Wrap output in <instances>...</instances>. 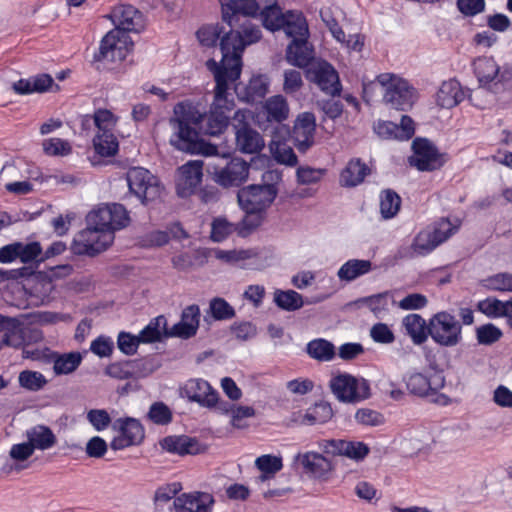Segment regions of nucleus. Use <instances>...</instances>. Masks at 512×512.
<instances>
[{"label":"nucleus","instance_id":"obj_13","mask_svg":"<svg viewBox=\"0 0 512 512\" xmlns=\"http://www.w3.org/2000/svg\"><path fill=\"white\" fill-rule=\"evenodd\" d=\"M413 155L409 157L410 166L419 171H435L448 161L447 153H441L437 147L426 138H415L412 142Z\"/></svg>","mask_w":512,"mask_h":512},{"label":"nucleus","instance_id":"obj_18","mask_svg":"<svg viewBox=\"0 0 512 512\" xmlns=\"http://www.w3.org/2000/svg\"><path fill=\"white\" fill-rule=\"evenodd\" d=\"M109 18L115 25L114 30L140 33L145 29L146 21L143 13L131 4H120L113 8Z\"/></svg>","mask_w":512,"mask_h":512},{"label":"nucleus","instance_id":"obj_55","mask_svg":"<svg viewBox=\"0 0 512 512\" xmlns=\"http://www.w3.org/2000/svg\"><path fill=\"white\" fill-rule=\"evenodd\" d=\"M438 245L433 240L429 230L419 232L413 240L411 249L418 256H424L432 252Z\"/></svg>","mask_w":512,"mask_h":512},{"label":"nucleus","instance_id":"obj_32","mask_svg":"<svg viewBox=\"0 0 512 512\" xmlns=\"http://www.w3.org/2000/svg\"><path fill=\"white\" fill-rule=\"evenodd\" d=\"M402 326L415 345L425 343L430 336V319L426 322L419 314L412 313L406 315L402 319Z\"/></svg>","mask_w":512,"mask_h":512},{"label":"nucleus","instance_id":"obj_52","mask_svg":"<svg viewBox=\"0 0 512 512\" xmlns=\"http://www.w3.org/2000/svg\"><path fill=\"white\" fill-rule=\"evenodd\" d=\"M111 219V211L108 209L107 204L91 211L86 216V222L88 225H91V227H97L103 231L110 230L114 234Z\"/></svg>","mask_w":512,"mask_h":512},{"label":"nucleus","instance_id":"obj_63","mask_svg":"<svg viewBox=\"0 0 512 512\" xmlns=\"http://www.w3.org/2000/svg\"><path fill=\"white\" fill-rule=\"evenodd\" d=\"M130 365L133 379L147 377L156 370V365L151 358L133 359L130 360Z\"/></svg>","mask_w":512,"mask_h":512},{"label":"nucleus","instance_id":"obj_12","mask_svg":"<svg viewBox=\"0 0 512 512\" xmlns=\"http://www.w3.org/2000/svg\"><path fill=\"white\" fill-rule=\"evenodd\" d=\"M174 133L170 137V144L177 150L190 153L212 156L217 152V146L205 142L200 138L196 127L186 125H171Z\"/></svg>","mask_w":512,"mask_h":512},{"label":"nucleus","instance_id":"obj_21","mask_svg":"<svg viewBox=\"0 0 512 512\" xmlns=\"http://www.w3.org/2000/svg\"><path fill=\"white\" fill-rule=\"evenodd\" d=\"M289 136L290 129L287 125L276 126L272 132L269 148L273 158L278 163L295 166L298 160L292 147L287 143Z\"/></svg>","mask_w":512,"mask_h":512},{"label":"nucleus","instance_id":"obj_39","mask_svg":"<svg viewBox=\"0 0 512 512\" xmlns=\"http://www.w3.org/2000/svg\"><path fill=\"white\" fill-rule=\"evenodd\" d=\"M285 33L294 38H305L308 36V25L301 12L287 11L284 15L283 26L280 27Z\"/></svg>","mask_w":512,"mask_h":512},{"label":"nucleus","instance_id":"obj_59","mask_svg":"<svg viewBox=\"0 0 512 512\" xmlns=\"http://www.w3.org/2000/svg\"><path fill=\"white\" fill-rule=\"evenodd\" d=\"M233 232H236V224L228 222L225 218H216L212 223L211 239L214 242H221Z\"/></svg>","mask_w":512,"mask_h":512},{"label":"nucleus","instance_id":"obj_36","mask_svg":"<svg viewBox=\"0 0 512 512\" xmlns=\"http://www.w3.org/2000/svg\"><path fill=\"white\" fill-rule=\"evenodd\" d=\"M499 70L498 64L492 57H482L474 62V72L482 87L490 88L492 84L496 86L500 82V80L494 82L498 79Z\"/></svg>","mask_w":512,"mask_h":512},{"label":"nucleus","instance_id":"obj_43","mask_svg":"<svg viewBox=\"0 0 512 512\" xmlns=\"http://www.w3.org/2000/svg\"><path fill=\"white\" fill-rule=\"evenodd\" d=\"M274 302L282 310L295 311L303 307L304 300L301 294L294 290H280L274 292Z\"/></svg>","mask_w":512,"mask_h":512},{"label":"nucleus","instance_id":"obj_29","mask_svg":"<svg viewBox=\"0 0 512 512\" xmlns=\"http://www.w3.org/2000/svg\"><path fill=\"white\" fill-rule=\"evenodd\" d=\"M314 59L313 46L305 38H294L286 49V60L299 68L309 67Z\"/></svg>","mask_w":512,"mask_h":512},{"label":"nucleus","instance_id":"obj_20","mask_svg":"<svg viewBox=\"0 0 512 512\" xmlns=\"http://www.w3.org/2000/svg\"><path fill=\"white\" fill-rule=\"evenodd\" d=\"M319 447L326 454L346 456L355 461L363 460L370 452L368 445L363 442L343 439L323 440Z\"/></svg>","mask_w":512,"mask_h":512},{"label":"nucleus","instance_id":"obj_8","mask_svg":"<svg viewBox=\"0 0 512 512\" xmlns=\"http://www.w3.org/2000/svg\"><path fill=\"white\" fill-rule=\"evenodd\" d=\"M329 387L335 397L343 403H358L371 396L369 382L348 373L333 376L329 381Z\"/></svg>","mask_w":512,"mask_h":512},{"label":"nucleus","instance_id":"obj_19","mask_svg":"<svg viewBox=\"0 0 512 512\" xmlns=\"http://www.w3.org/2000/svg\"><path fill=\"white\" fill-rule=\"evenodd\" d=\"M316 117L312 112L300 113L294 121L290 136L301 153L307 152L315 143Z\"/></svg>","mask_w":512,"mask_h":512},{"label":"nucleus","instance_id":"obj_9","mask_svg":"<svg viewBox=\"0 0 512 512\" xmlns=\"http://www.w3.org/2000/svg\"><path fill=\"white\" fill-rule=\"evenodd\" d=\"M430 337L442 347H455L462 342V324L447 311L435 313L430 318Z\"/></svg>","mask_w":512,"mask_h":512},{"label":"nucleus","instance_id":"obj_61","mask_svg":"<svg viewBox=\"0 0 512 512\" xmlns=\"http://www.w3.org/2000/svg\"><path fill=\"white\" fill-rule=\"evenodd\" d=\"M142 342L140 336L132 335L128 332H120L117 338V346L125 355H133L136 353L139 343Z\"/></svg>","mask_w":512,"mask_h":512},{"label":"nucleus","instance_id":"obj_27","mask_svg":"<svg viewBox=\"0 0 512 512\" xmlns=\"http://www.w3.org/2000/svg\"><path fill=\"white\" fill-rule=\"evenodd\" d=\"M215 500L205 492L184 493L173 501L176 512H211Z\"/></svg>","mask_w":512,"mask_h":512},{"label":"nucleus","instance_id":"obj_42","mask_svg":"<svg viewBox=\"0 0 512 512\" xmlns=\"http://www.w3.org/2000/svg\"><path fill=\"white\" fill-rule=\"evenodd\" d=\"M306 352L312 359L328 362L335 357V346L326 339H314L307 344Z\"/></svg>","mask_w":512,"mask_h":512},{"label":"nucleus","instance_id":"obj_38","mask_svg":"<svg viewBox=\"0 0 512 512\" xmlns=\"http://www.w3.org/2000/svg\"><path fill=\"white\" fill-rule=\"evenodd\" d=\"M289 105L287 100L282 95H274L269 97L263 106V112L266 115L267 121L270 123L275 122L277 126H282V122L289 116Z\"/></svg>","mask_w":512,"mask_h":512},{"label":"nucleus","instance_id":"obj_10","mask_svg":"<svg viewBox=\"0 0 512 512\" xmlns=\"http://www.w3.org/2000/svg\"><path fill=\"white\" fill-rule=\"evenodd\" d=\"M133 48L130 37L121 30L112 29L101 40L94 61L117 63L126 59Z\"/></svg>","mask_w":512,"mask_h":512},{"label":"nucleus","instance_id":"obj_25","mask_svg":"<svg viewBox=\"0 0 512 512\" xmlns=\"http://www.w3.org/2000/svg\"><path fill=\"white\" fill-rule=\"evenodd\" d=\"M200 308L192 304L183 309L181 319L170 330H165V337L189 339L196 335L200 322Z\"/></svg>","mask_w":512,"mask_h":512},{"label":"nucleus","instance_id":"obj_4","mask_svg":"<svg viewBox=\"0 0 512 512\" xmlns=\"http://www.w3.org/2000/svg\"><path fill=\"white\" fill-rule=\"evenodd\" d=\"M282 182V173L267 170L262 174L261 184H252L241 188L237 193L240 207L248 214H256L268 208L278 194V185Z\"/></svg>","mask_w":512,"mask_h":512},{"label":"nucleus","instance_id":"obj_34","mask_svg":"<svg viewBox=\"0 0 512 512\" xmlns=\"http://www.w3.org/2000/svg\"><path fill=\"white\" fill-rule=\"evenodd\" d=\"M21 322L0 314V350L3 346L19 347L22 344Z\"/></svg>","mask_w":512,"mask_h":512},{"label":"nucleus","instance_id":"obj_46","mask_svg":"<svg viewBox=\"0 0 512 512\" xmlns=\"http://www.w3.org/2000/svg\"><path fill=\"white\" fill-rule=\"evenodd\" d=\"M333 417L331 404L326 401L315 403L307 410L304 421L309 425L324 424Z\"/></svg>","mask_w":512,"mask_h":512},{"label":"nucleus","instance_id":"obj_58","mask_svg":"<svg viewBox=\"0 0 512 512\" xmlns=\"http://www.w3.org/2000/svg\"><path fill=\"white\" fill-rule=\"evenodd\" d=\"M456 231V227L451 224L448 218H441L436 222L433 230H429L435 243L439 246L449 239Z\"/></svg>","mask_w":512,"mask_h":512},{"label":"nucleus","instance_id":"obj_15","mask_svg":"<svg viewBox=\"0 0 512 512\" xmlns=\"http://www.w3.org/2000/svg\"><path fill=\"white\" fill-rule=\"evenodd\" d=\"M444 384L443 377L429 378L422 373H413L406 381L407 390L411 394L421 398L430 397V401L439 406H447L451 403L449 396L438 392Z\"/></svg>","mask_w":512,"mask_h":512},{"label":"nucleus","instance_id":"obj_3","mask_svg":"<svg viewBox=\"0 0 512 512\" xmlns=\"http://www.w3.org/2000/svg\"><path fill=\"white\" fill-rule=\"evenodd\" d=\"M222 20L234 23L237 12L251 17L261 16L263 26L270 30H280L283 26L285 13L277 4V0H219Z\"/></svg>","mask_w":512,"mask_h":512},{"label":"nucleus","instance_id":"obj_37","mask_svg":"<svg viewBox=\"0 0 512 512\" xmlns=\"http://www.w3.org/2000/svg\"><path fill=\"white\" fill-rule=\"evenodd\" d=\"M370 172V168L360 158L352 159L341 172L340 183L345 187H355L361 184Z\"/></svg>","mask_w":512,"mask_h":512},{"label":"nucleus","instance_id":"obj_7","mask_svg":"<svg viewBox=\"0 0 512 512\" xmlns=\"http://www.w3.org/2000/svg\"><path fill=\"white\" fill-rule=\"evenodd\" d=\"M126 180L129 192L135 195L141 204L147 206L161 198L164 187L149 170L132 167L126 173Z\"/></svg>","mask_w":512,"mask_h":512},{"label":"nucleus","instance_id":"obj_28","mask_svg":"<svg viewBox=\"0 0 512 512\" xmlns=\"http://www.w3.org/2000/svg\"><path fill=\"white\" fill-rule=\"evenodd\" d=\"M204 118L205 112H202L197 105L190 101H183L174 106L173 116L169 123L170 125H186L200 129Z\"/></svg>","mask_w":512,"mask_h":512},{"label":"nucleus","instance_id":"obj_47","mask_svg":"<svg viewBox=\"0 0 512 512\" xmlns=\"http://www.w3.org/2000/svg\"><path fill=\"white\" fill-rule=\"evenodd\" d=\"M82 356L79 352H70L56 357L53 370L56 375H67L74 372L81 364Z\"/></svg>","mask_w":512,"mask_h":512},{"label":"nucleus","instance_id":"obj_62","mask_svg":"<svg viewBox=\"0 0 512 512\" xmlns=\"http://www.w3.org/2000/svg\"><path fill=\"white\" fill-rule=\"evenodd\" d=\"M105 374L118 380L131 379L133 372H131L130 360L118 361L107 365Z\"/></svg>","mask_w":512,"mask_h":512},{"label":"nucleus","instance_id":"obj_33","mask_svg":"<svg viewBox=\"0 0 512 512\" xmlns=\"http://www.w3.org/2000/svg\"><path fill=\"white\" fill-rule=\"evenodd\" d=\"M269 80L264 75L253 76L249 83L240 90L239 85L235 86V92L240 100L246 103H256L261 101L268 93Z\"/></svg>","mask_w":512,"mask_h":512},{"label":"nucleus","instance_id":"obj_60","mask_svg":"<svg viewBox=\"0 0 512 512\" xmlns=\"http://www.w3.org/2000/svg\"><path fill=\"white\" fill-rule=\"evenodd\" d=\"M107 205L108 209L111 211V224L114 232L116 230L125 228L130 222L129 213L126 208L119 203H112Z\"/></svg>","mask_w":512,"mask_h":512},{"label":"nucleus","instance_id":"obj_14","mask_svg":"<svg viewBox=\"0 0 512 512\" xmlns=\"http://www.w3.org/2000/svg\"><path fill=\"white\" fill-rule=\"evenodd\" d=\"M250 118L249 110H237L233 117V128L237 149L246 154H255L264 148L265 143L260 133L250 126L248 122Z\"/></svg>","mask_w":512,"mask_h":512},{"label":"nucleus","instance_id":"obj_48","mask_svg":"<svg viewBox=\"0 0 512 512\" xmlns=\"http://www.w3.org/2000/svg\"><path fill=\"white\" fill-rule=\"evenodd\" d=\"M167 328V320L163 315H159L152 319L149 324L140 332L139 336L142 343H152L159 341L161 336L165 337Z\"/></svg>","mask_w":512,"mask_h":512},{"label":"nucleus","instance_id":"obj_31","mask_svg":"<svg viewBox=\"0 0 512 512\" xmlns=\"http://www.w3.org/2000/svg\"><path fill=\"white\" fill-rule=\"evenodd\" d=\"M55 86L53 78L49 74H39L28 79H20L12 84V90L18 95H28L32 93H44Z\"/></svg>","mask_w":512,"mask_h":512},{"label":"nucleus","instance_id":"obj_30","mask_svg":"<svg viewBox=\"0 0 512 512\" xmlns=\"http://www.w3.org/2000/svg\"><path fill=\"white\" fill-rule=\"evenodd\" d=\"M160 444L164 450L182 456L196 455L204 451V447L196 438L187 435L167 436L161 440Z\"/></svg>","mask_w":512,"mask_h":512},{"label":"nucleus","instance_id":"obj_56","mask_svg":"<svg viewBox=\"0 0 512 512\" xmlns=\"http://www.w3.org/2000/svg\"><path fill=\"white\" fill-rule=\"evenodd\" d=\"M502 335V331L492 323L476 328V339L481 345H492L499 341Z\"/></svg>","mask_w":512,"mask_h":512},{"label":"nucleus","instance_id":"obj_5","mask_svg":"<svg viewBox=\"0 0 512 512\" xmlns=\"http://www.w3.org/2000/svg\"><path fill=\"white\" fill-rule=\"evenodd\" d=\"M207 163V172L213 181L223 188L239 187L249 176L250 164L239 157L218 155Z\"/></svg>","mask_w":512,"mask_h":512},{"label":"nucleus","instance_id":"obj_40","mask_svg":"<svg viewBox=\"0 0 512 512\" xmlns=\"http://www.w3.org/2000/svg\"><path fill=\"white\" fill-rule=\"evenodd\" d=\"M371 270L372 262L370 260L350 259L340 267L337 276L340 280L350 282Z\"/></svg>","mask_w":512,"mask_h":512},{"label":"nucleus","instance_id":"obj_57","mask_svg":"<svg viewBox=\"0 0 512 512\" xmlns=\"http://www.w3.org/2000/svg\"><path fill=\"white\" fill-rule=\"evenodd\" d=\"M148 419L157 425H167L172 421V412L163 402L153 403L147 414Z\"/></svg>","mask_w":512,"mask_h":512},{"label":"nucleus","instance_id":"obj_35","mask_svg":"<svg viewBox=\"0 0 512 512\" xmlns=\"http://www.w3.org/2000/svg\"><path fill=\"white\" fill-rule=\"evenodd\" d=\"M464 99V93L458 81L451 79L444 81L436 94L438 106L450 109L458 105Z\"/></svg>","mask_w":512,"mask_h":512},{"label":"nucleus","instance_id":"obj_22","mask_svg":"<svg viewBox=\"0 0 512 512\" xmlns=\"http://www.w3.org/2000/svg\"><path fill=\"white\" fill-rule=\"evenodd\" d=\"M182 394L189 401L196 402L202 407L213 408L219 402L218 392L212 388L209 382L203 379H190L182 389Z\"/></svg>","mask_w":512,"mask_h":512},{"label":"nucleus","instance_id":"obj_45","mask_svg":"<svg viewBox=\"0 0 512 512\" xmlns=\"http://www.w3.org/2000/svg\"><path fill=\"white\" fill-rule=\"evenodd\" d=\"M401 207L400 196L392 189L383 190L380 194V213L382 218L391 219L397 215Z\"/></svg>","mask_w":512,"mask_h":512},{"label":"nucleus","instance_id":"obj_50","mask_svg":"<svg viewBox=\"0 0 512 512\" xmlns=\"http://www.w3.org/2000/svg\"><path fill=\"white\" fill-rule=\"evenodd\" d=\"M255 466L263 473L260 479L264 481L280 471L283 463L281 457L266 454L256 459Z\"/></svg>","mask_w":512,"mask_h":512},{"label":"nucleus","instance_id":"obj_17","mask_svg":"<svg viewBox=\"0 0 512 512\" xmlns=\"http://www.w3.org/2000/svg\"><path fill=\"white\" fill-rule=\"evenodd\" d=\"M307 80L315 83L324 93L335 96L342 89L338 72L327 61L311 64L305 71Z\"/></svg>","mask_w":512,"mask_h":512},{"label":"nucleus","instance_id":"obj_26","mask_svg":"<svg viewBox=\"0 0 512 512\" xmlns=\"http://www.w3.org/2000/svg\"><path fill=\"white\" fill-rule=\"evenodd\" d=\"M375 133L382 139L409 140L415 133L413 119L408 115L401 117L400 124L392 121H378L374 125Z\"/></svg>","mask_w":512,"mask_h":512},{"label":"nucleus","instance_id":"obj_2","mask_svg":"<svg viewBox=\"0 0 512 512\" xmlns=\"http://www.w3.org/2000/svg\"><path fill=\"white\" fill-rule=\"evenodd\" d=\"M206 66L214 75V100L209 113L205 114V126L201 124L200 129L207 135L218 136L228 128L230 120L228 113L235 106L232 94L229 92L230 85L233 82L230 81V77L224 71L216 66L214 59H209Z\"/></svg>","mask_w":512,"mask_h":512},{"label":"nucleus","instance_id":"obj_1","mask_svg":"<svg viewBox=\"0 0 512 512\" xmlns=\"http://www.w3.org/2000/svg\"><path fill=\"white\" fill-rule=\"evenodd\" d=\"M242 12H237L234 23L224 21L229 30L220 39L222 59L216 66L230 77L231 82H236L242 71V54L245 48L258 42L262 37L260 28L253 24Z\"/></svg>","mask_w":512,"mask_h":512},{"label":"nucleus","instance_id":"obj_11","mask_svg":"<svg viewBox=\"0 0 512 512\" xmlns=\"http://www.w3.org/2000/svg\"><path fill=\"white\" fill-rule=\"evenodd\" d=\"M114 241L110 230H100L97 227L86 226L73 240L72 250L76 255L96 256L105 251Z\"/></svg>","mask_w":512,"mask_h":512},{"label":"nucleus","instance_id":"obj_41","mask_svg":"<svg viewBox=\"0 0 512 512\" xmlns=\"http://www.w3.org/2000/svg\"><path fill=\"white\" fill-rule=\"evenodd\" d=\"M28 441L34 446V449L46 450L54 446L56 437L52 430L43 425H37L27 431Z\"/></svg>","mask_w":512,"mask_h":512},{"label":"nucleus","instance_id":"obj_53","mask_svg":"<svg viewBox=\"0 0 512 512\" xmlns=\"http://www.w3.org/2000/svg\"><path fill=\"white\" fill-rule=\"evenodd\" d=\"M181 489L182 486L179 482L169 483L158 487L153 497L155 507H163V505L168 503L170 500L175 499Z\"/></svg>","mask_w":512,"mask_h":512},{"label":"nucleus","instance_id":"obj_51","mask_svg":"<svg viewBox=\"0 0 512 512\" xmlns=\"http://www.w3.org/2000/svg\"><path fill=\"white\" fill-rule=\"evenodd\" d=\"M226 32L227 31H225L224 26L216 23L202 26L196 32V36L201 45L206 47H213L216 45L220 36H224Z\"/></svg>","mask_w":512,"mask_h":512},{"label":"nucleus","instance_id":"obj_6","mask_svg":"<svg viewBox=\"0 0 512 512\" xmlns=\"http://www.w3.org/2000/svg\"><path fill=\"white\" fill-rule=\"evenodd\" d=\"M377 82L385 88L384 101L393 109L408 111L417 100L416 89L407 80L394 74H380L377 76Z\"/></svg>","mask_w":512,"mask_h":512},{"label":"nucleus","instance_id":"obj_16","mask_svg":"<svg viewBox=\"0 0 512 512\" xmlns=\"http://www.w3.org/2000/svg\"><path fill=\"white\" fill-rule=\"evenodd\" d=\"M112 428L118 432L110 442L111 449L115 451L140 445L145 438L144 426L136 418H118L114 421Z\"/></svg>","mask_w":512,"mask_h":512},{"label":"nucleus","instance_id":"obj_44","mask_svg":"<svg viewBox=\"0 0 512 512\" xmlns=\"http://www.w3.org/2000/svg\"><path fill=\"white\" fill-rule=\"evenodd\" d=\"M97 154L102 157L114 156L118 152V141L111 131L98 133L93 139Z\"/></svg>","mask_w":512,"mask_h":512},{"label":"nucleus","instance_id":"obj_64","mask_svg":"<svg viewBox=\"0 0 512 512\" xmlns=\"http://www.w3.org/2000/svg\"><path fill=\"white\" fill-rule=\"evenodd\" d=\"M87 420L96 431H103L107 429L112 419L105 409H91L87 413Z\"/></svg>","mask_w":512,"mask_h":512},{"label":"nucleus","instance_id":"obj_23","mask_svg":"<svg viewBox=\"0 0 512 512\" xmlns=\"http://www.w3.org/2000/svg\"><path fill=\"white\" fill-rule=\"evenodd\" d=\"M296 460L299 461L306 475L321 481H327L334 469L332 462L317 452L298 454Z\"/></svg>","mask_w":512,"mask_h":512},{"label":"nucleus","instance_id":"obj_24","mask_svg":"<svg viewBox=\"0 0 512 512\" xmlns=\"http://www.w3.org/2000/svg\"><path fill=\"white\" fill-rule=\"evenodd\" d=\"M203 162L200 160L189 161L179 168V177L176 182L177 194L180 197H188L202 181Z\"/></svg>","mask_w":512,"mask_h":512},{"label":"nucleus","instance_id":"obj_49","mask_svg":"<svg viewBox=\"0 0 512 512\" xmlns=\"http://www.w3.org/2000/svg\"><path fill=\"white\" fill-rule=\"evenodd\" d=\"M47 382L48 381L45 376L38 371L23 370L18 376L19 386L30 392L42 390L46 386Z\"/></svg>","mask_w":512,"mask_h":512},{"label":"nucleus","instance_id":"obj_54","mask_svg":"<svg viewBox=\"0 0 512 512\" xmlns=\"http://www.w3.org/2000/svg\"><path fill=\"white\" fill-rule=\"evenodd\" d=\"M209 311L215 320H229L235 316L234 308L221 297L211 299Z\"/></svg>","mask_w":512,"mask_h":512}]
</instances>
